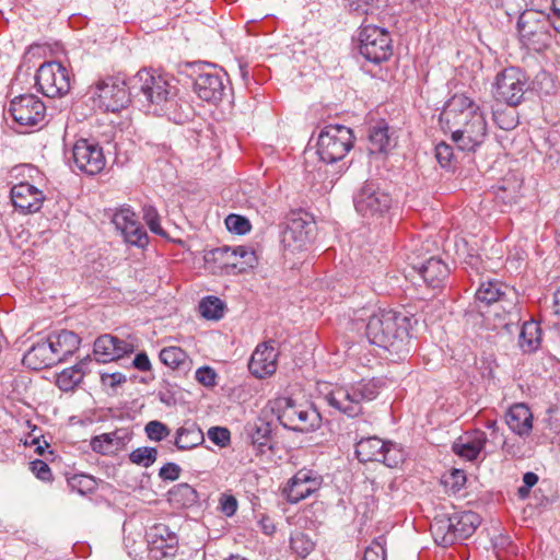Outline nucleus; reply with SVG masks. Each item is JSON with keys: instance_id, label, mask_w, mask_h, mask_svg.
<instances>
[{"instance_id": "nucleus-54", "label": "nucleus", "mask_w": 560, "mask_h": 560, "mask_svg": "<svg viewBox=\"0 0 560 560\" xmlns=\"http://www.w3.org/2000/svg\"><path fill=\"white\" fill-rule=\"evenodd\" d=\"M195 377L203 386L210 387L215 384L217 373L209 366H201L196 371Z\"/></svg>"}, {"instance_id": "nucleus-12", "label": "nucleus", "mask_w": 560, "mask_h": 560, "mask_svg": "<svg viewBox=\"0 0 560 560\" xmlns=\"http://www.w3.org/2000/svg\"><path fill=\"white\" fill-rule=\"evenodd\" d=\"M93 95L101 109L113 113L125 108L133 97L129 89V79L120 77H108L98 81Z\"/></svg>"}, {"instance_id": "nucleus-50", "label": "nucleus", "mask_w": 560, "mask_h": 560, "mask_svg": "<svg viewBox=\"0 0 560 560\" xmlns=\"http://www.w3.org/2000/svg\"><path fill=\"white\" fill-rule=\"evenodd\" d=\"M225 225L229 231L237 233V234H245L250 230V223L249 221L237 214H230L225 219Z\"/></svg>"}, {"instance_id": "nucleus-17", "label": "nucleus", "mask_w": 560, "mask_h": 560, "mask_svg": "<svg viewBox=\"0 0 560 560\" xmlns=\"http://www.w3.org/2000/svg\"><path fill=\"white\" fill-rule=\"evenodd\" d=\"M75 167L88 175L101 173L106 164L103 148L94 140L79 139L72 149Z\"/></svg>"}, {"instance_id": "nucleus-14", "label": "nucleus", "mask_w": 560, "mask_h": 560, "mask_svg": "<svg viewBox=\"0 0 560 560\" xmlns=\"http://www.w3.org/2000/svg\"><path fill=\"white\" fill-rule=\"evenodd\" d=\"M359 43L360 55L375 65L386 61L393 54L389 33L375 25H365L361 28Z\"/></svg>"}, {"instance_id": "nucleus-15", "label": "nucleus", "mask_w": 560, "mask_h": 560, "mask_svg": "<svg viewBox=\"0 0 560 560\" xmlns=\"http://www.w3.org/2000/svg\"><path fill=\"white\" fill-rule=\"evenodd\" d=\"M178 549V536L166 524L159 523L147 533L148 558L150 560H172Z\"/></svg>"}, {"instance_id": "nucleus-8", "label": "nucleus", "mask_w": 560, "mask_h": 560, "mask_svg": "<svg viewBox=\"0 0 560 560\" xmlns=\"http://www.w3.org/2000/svg\"><path fill=\"white\" fill-rule=\"evenodd\" d=\"M194 72V91L197 96L208 103L218 104L226 95L229 78L225 72L210 63L197 62L191 66Z\"/></svg>"}, {"instance_id": "nucleus-35", "label": "nucleus", "mask_w": 560, "mask_h": 560, "mask_svg": "<svg viewBox=\"0 0 560 560\" xmlns=\"http://www.w3.org/2000/svg\"><path fill=\"white\" fill-rule=\"evenodd\" d=\"M420 273L423 280L432 288H438L448 277L447 265L438 257H430L421 267Z\"/></svg>"}, {"instance_id": "nucleus-25", "label": "nucleus", "mask_w": 560, "mask_h": 560, "mask_svg": "<svg viewBox=\"0 0 560 560\" xmlns=\"http://www.w3.org/2000/svg\"><path fill=\"white\" fill-rule=\"evenodd\" d=\"M131 436L132 434L128 429H116L115 431L92 438L91 447L98 454L108 455L115 451L122 450L131 440Z\"/></svg>"}, {"instance_id": "nucleus-38", "label": "nucleus", "mask_w": 560, "mask_h": 560, "mask_svg": "<svg viewBox=\"0 0 560 560\" xmlns=\"http://www.w3.org/2000/svg\"><path fill=\"white\" fill-rule=\"evenodd\" d=\"M541 341V329L537 322L527 320L523 324L518 346L525 353H532L538 349Z\"/></svg>"}, {"instance_id": "nucleus-1", "label": "nucleus", "mask_w": 560, "mask_h": 560, "mask_svg": "<svg viewBox=\"0 0 560 560\" xmlns=\"http://www.w3.org/2000/svg\"><path fill=\"white\" fill-rule=\"evenodd\" d=\"M353 329H364L370 343L387 349L396 354L409 352L410 318L392 310H382L366 315V311L354 312Z\"/></svg>"}, {"instance_id": "nucleus-30", "label": "nucleus", "mask_w": 560, "mask_h": 560, "mask_svg": "<svg viewBox=\"0 0 560 560\" xmlns=\"http://www.w3.org/2000/svg\"><path fill=\"white\" fill-rule=\"evenodd\" d=\"M205 441L201 429L190 421H186L176 430L173 444L179 451H188L202 444Z\"/></svg>"}, {"instance_id": "nucleus-43", "label": "nucleus", "mask_w": 560, "mask_h": 560, "mask_svg": "<svg viewBox=\"0 0 560 560\" xmlns=\"http://www.w3.org/2000/svg\"><path fill=\"white\" fill-rule=\"evenodd\" d=\"M224 304L217 296H207L199 303V312L207 319H220L223 316Z\"/></svg>"}, {"instance_id": "nucleus-23", "label": "nucleus", "mask_w": 560, "mask_h": 560, "mask_svg": "<svg viewBox=\"0 0 560 560\" xmlns=\"http://www.w3.org/2000/svg\"><path fill=\"white\" fill-rule=\"evenodd\" d=\"M93 352L98 362L107 363L133 352V346L126 340L105 334L94 341Z\"/></svg>"}, {"instance_id": "nucleus-33", "label": "nucleus", "mask_w": 560, "mask_h": 560, "mask_svg": "<svg viewBox=\"0 0 560 560\" xmlns=\"http://www.w3.org/2000/svg\"><path fill=\"white\" fill-rule=\"evenodd\" d=\"M161 362L179 374H186L191 370L192 361L179 347H165L160 351Z\"/></svg>"}, {"instance_id": "nucleus-42", "label": "nucleus", "mask_w": 560, "mask_h": 560, "mask_svg": "<svg viewBox=\"0 0 560 560\" xmlns=\"http://www.w3.org/2000/svg\"><path fill=\"white\" fill-rule=\"evenodd\" d=\"M405 458L406 452L400 445L393 442H385V447H383L377 462L383 463L389 468H396L405 462Z\"/></svg>"}, {"instance_id": "nucleus-22", "label": "nucleus", "mask_w": 560, "mask_h": 560, "mask_svg": "<svg viewBox=\"0 0 560 560\" xmlns=\"http://www.w3.org/2000/svg\"><path fill=\"white\" fill-rule=\"evenodd\" d=\"M273 343L275 341L270 340L256 347L248 363V369L254 376L264 378L276 372L279 352Z\"/></svg>"}, {"instance_id": "nucleus-3", "label": "nucleus", "mask_w": 560, "mask_h": 560, "mask_svg": "<svg viewBox=\"0 0 560 560\" xmlns=\"http://www.w3.org/2000/svg\"><path fill=\"white\" fill-rule=\"evenodd\" d=\"M129 89L135 98L145 103L155 114L165 113L175 103L177 88L167 74L141 69L129 78Z\"/></svg>"}, {"instance_id": "nucleus-32", "label": "nucleus", "mask_w": 560, "mask_h": 560, "mask_svg": "<svg viewBox=\"0 0 560 560\" xmlns=\"http://www.w3.org/2000/svg\"><path fill=\"white\" fill-rule=\"evenodd\" d=\"M224 255L236 258L237 265H242L240 269H244L245 267H254L257 261L255 253L244 246H236L233 248L230 246H222L214 248L207 253L206 260H222L221 258Z\"/></svg>"}, {"instance_id": "nucleus-63", "label": "nucleus", "mask_w": 560, "mask_h": 560, "mask_svg": "<svg viewBox=\"0 0 560 560\" xmlns=\"http://www.w3.org/2000/svg\"><path fill=\"white\" fill-rule=\"evenodd\" d=\"M493 548L494 549H512L511 551H514V546L509 536L505 535H499L493 539Z\"/></svg>"}, {"instance_id": "nucleus-48", "label": "nucleus", "mask_w": 560, "mask_h": 560, "mask_svg": "<svg viewBox=\"0 0 560 560\" xmlns=\"http://www.w3.org/2000/svg\"><path fill=\"white\" fill-rule=\"evenodd\" d=\"M361 560H386L385 539L378 537L368 546Z\"/></svg>"}, {"instance_id": "nucleus-58", "label": "nucleus", "mask_w": 560, "mask_h": 560, "mask_svg": "<svg viewBox=\"0 0 560 560\" xmlns=\"http://www.w3.org/2000/svg\"><path fill=\"white\" fill-rule=\"evenodd\" d=\"M31 470L38 479L43 481H47L51 478V470L49 466L40 459L31 462Z\"/></svg>"}, {"instance_id": "nucleus-18", "label": "nucleus", "mask_w": 560, "mask_h": 560, "mask_svg": "<svg viewBox=\"0 0 560 560\" xmlns=\"http://www.w3.org/2000/svg\"><path fill=\"white\" fill-rule=\"evenodd\" d=\"M323 477L315 470L302 468L288 481L283 494L290 503H298L318 491Z\"/></svg>"}, {"instance_id": "nucleus-44", "label": "nucleus", "mask_w": 560, "mask_h": 560, "mask_svg": "<svg viewBox=\"0 0 560 560\" xmlns=\"http://www.w3.org/2000/svg\"><path fill=\"white\" fill-rule=\"evenodd\" d=\"M158 450L155 447L150 446H142L133 450L129 455L128 458L130 463L149 468L152 466L156 458H158Z\"/></svg>"}, {"instance_id": "nucleus-62", "label": "nucleus", "mask_w": 560, "mask_h": 560, "mask_svg": "<svg viewBox=\"0 0 560 560\" xmlns=\"http://www.w3.org/2000/svg\"><path fill=\"white\" fill-rule=\"evenodd\" d=\"M133 366L142 372H147L151 370V362L145 352H140L136 354L133 359Z\"/></svg>"}, {"instance_id": "nucleus-2", "label": "nucleus", "mask_w": 560, "mask_h": 560, "mask_svg": "<svg viewBox=\"0 0 560 560\" xmlns=\"http://www.w3.org/2000/svg\"><path fill=\"white\" fill-rule=\"evenodd\" d=\"M452 139L462 151H475L488 135L486 117L480 106L465 94L453 95L442 113Z\"/></svg>"}, {"instance_id": "nucleus-51", "label": "nucleus", "mask_w": 560, "mask_h": 560, "mask_svg": "<svg viewBox=\"0 0 560 560\" xmlns=\"http://www.w3.org/2000/svg\"><path fill=\"white\" fill-rule=\"evenodd\" d=\"M209 440L220 447H225L230 444L231 432L224 427H212L208 430Z\"/></svg>"}, {"instance_id": "nucleus-40", "label": "nucleus", "mask_w": 560, "mask_h": 560, "mask_svg": "<svg viewBox=\"0 0 560 560\" xmlns=\"http://www.w3.org/2000/svg\"><path fill=\"white\" fill-rule=\"evenodd\" d=\"M521 182L515 178H504L501 184L493 187L497 201L504 206L515 203L521 196Z\"/></svg>"}, {"instance_id": "nucleus-4", "label": "nucleus", "mask_w": 560, "mask_h": 560, "mask_svg": "<svg viewBox=\"0 0 560 560\" xmlns=\"http://www.w3.org/2000/svg\"><path fill=\"white\" fill-rule=\"evenodd\" d=\"M353 143L354 136L352 129L347 126L338 124L327 125L319 131L316 144V152L319 159L326 164H337L336 171L334 172L335 178H332L330 183L338 179L345 172L346 164L338 163L341 162L352 149Z\"/></svg>"}, {"instance_id": "nucleus-41", "label": "nucleus", "mask_w": 560, "mask_h": 560, "mask_svg": "<svg viewBox=\"0 0 560 560\" xmlns=\"http://www.w3.org/2000/svg\"><path fill=\"white\" fill-rule=\"evenodd\" d=\"M450 516L434 518L431 533L436 544L447 547L456 542Z\"/></svg>"}, {"instance_id": "nucleus-29", "label": "nucleus", "mask_w": 560, "mask_h": 560, "mask_svg": "<svg viewBox=\"0 0 560 560\" xmlns=\"http://www.w3.org/2000/svg\"><path fill=\"white\" fill-rule=\"evenodd\" d=\"M395 145L396 139L389 133V127L384 120L370 128L368 150L371 154L386 153Z\"/></svg>"}, {"instance_id": "nucleus-24", "label": "nucleus", "mask_w": 560, "mask_h": 560, "mask_svg": "<svg viewBox=\"0 0 560 560\" xmlns=\"http://www.w3.org/2000/svg\"><path fill=\"white\" fill-rule=\"evenodd\" d=\"M488 442L487 434L481 430L465 432L452 446L453 452L467 460H475Z\"/></svg>"}, {"instance_id": "nucleus-28", "label": "nucleus", "mask_w": 560, "mask_h": 560, "mask_svg": "<svg viewBox=\"0 0 560 560\" xmlns=\"http://www.w3.org/2000/svg\"><path fill=\"white\" fill-rule=\"evenodd\" d=\"M23 364L35 371L57 364V357L52 354L47 338L37 341L25 352L23 355Z\"/></svg>"}, {"instance_id": "nucleus-10", "label": "nucleus", "mask_w": 560, "mask_h": 560, "mask_svg": "<svg viewBox=\"0 0 560 560\" xmlns=\"http://www.w3.org/2000/svg\"><path fill=\"white\" fill-rule=\"evenodd\" d=\"M517 302L518 296L516 291L495 279L482 281L475 293V304L481 315L485 314L482 306L499 307L503 312L511 314L516 310Z\"/></svg>"}, {"instance_id": "nucleus-46", "label": "nucleus", "mask_w": 560, "mask_h": 560, "mask_svg": "<svg viewBox=\"0 0 560 560\" xmlns=\"http://www.w3.org/2000/svg\"><path fill=\"white\" fill-rule=\"evenodd\" d=\"M314 546V542L305 533L295 532L291 535L290 547L301 558H306L313 551Z\"/></svg>"}, {"instance_id": "nucleus-37", "label": "nucleus", "mask_w": 560, "mask_h": 560, "mask_svg": "<svg viewBox=\"0 0 560 560\" xmlns=\"http://www.w3.org/2000/svg\"><path fill=\"white\" fill-rule=\"evenodd\" d=\"M385 447V441L377 436H369L361 439L355 444V455L362 463L377 462Z\"/></svg>"}, {"instance_id": "nucleus-64", "label": "nucleus", "mask_w": 560, "mask_h": 560, "mask_svg": "<svg viewBox=\"0 0 560 560\" xmlns=\"http://www.w3.org/2000/svg\"><path fill=\"white\" fill-rule=\"evenodd\" d=\"M538 482V476L533 471H527L523 476L525 489H532Z\"/></svg>"}, {"instance_id": "nucleus-7", "label": "nucleus", "mask_w": 560, "mask_h": 560, "mask_svg": "<svg viewBox=\"0 0 560 560\" xmlns=\"http://www.w3.org/2000/svg\"><path fill=\"white\" fill-rule=\"evenodd\" d=\"M380 394L377 382L370 380L349 387L337 386L326 395L329 406L347 415L357 417L362 413V404L375 399Z\"/></svg>"}, {"instance_id": "nucleus-59", "label": "nucleus", "mask_w": 560, "mask_h": 560, "mask_svg": "<svg viewBox=\"0 0 560 560\" xmlns=\"http://www.w3.org/2000/svg\"><path fill=\"white\" fill-rule=\"evenodd\" d=\"M101 381L104 386L116 388L117 386L126 382V376L120 372L102 373Z\"/></svg>"}, {"instance_id": "nucleus-16", "label": "nucleus", "mask_w": 560, "mask_h": 560, "mask_svg": "<svg viewBox=\"0 0 560 560\" xmlns=\"http://www.w3.org/2000/svg\"><path fill=\"white\" fill-rule=\"evenodd\" d=\"M9 112L15 122L26 127H36L46 117L45 104L34 94L15 96L10 102Z\"/></svg>"}, {"instance_id": "nucleus-39", "label": "nucleus", "mask_w": 560, "mask_h": 560, "mask_svg": "<svg viewBox=\"0 0 560 560\" xmlns=\"http://www.w3.org/2000/svg\"><path fill=\"white\" fill-rule=\"evenodd\" d=\"M248 436L253 445L257 446L260 453L265 447L271 448V424L262 419H258L247 427Z\"/></svg>"}, {"instance_id": "nucleus-47", "label": "nucleus", "mask_w": 560, "mask_h": 560, "mask_svg": "<svg viewBox=\"0 0 560 560\" xmlns=\"http://www.w3.org/2000/svg\"><path fill=\"white\" fill-rule=\"evenodd\" d=\"M144 433L150 441L161 442L171 434V429L159 420H151L144 425Z\"/></svg>"}, {"instance_id": "nucleus-20", "label": "nucleus", "mask_w": 560, "mask_h": 560, "mask_svg": "<svg viewBox=\"0 0 560 560\" xmlns=\"http://www.w3.org/2000/svg\"><path fill=\"white\" fill-rule=\"evenodd\" d=\"M315 223L302 218H293L289 221L282 235V244L285 250L291 253L307 249L312 243Z\"/></svg>"}, {"instance_id": "nucleus-11", "label": "nucleus", "mask_w": 560, "mask_h": 560, "mask_svg": "<svg viewBox=\"0 0 560 560\" xmlns=\"http://www.w3.org/2000/svg\"><path fill=\"white\" fill-rule=\"evenodd\" d=\"M529 89L528 77L517 67H509L500 71L493 84V96L511 107L518 106Z\"/></svg>"}, {"instance_id": "nucleus-45", "label": "nucleus", "mask_w": 560, "mask_h": 560, "mask_svg": "<svg viewBox=\"0 0 560 560\" xmlns=\"http://www.w3.org/2000/svg\"><path fill=\"white\" fill-rule=\"evenodd\" d=\"M68 486L71 490L80 494L91 493L96 489V480L94 477L85 474H74L67 478Z\"/></svg>"}, {"instance_id": "nucleus-57", "label": "nucleus", "mask_w": 560, "mask_h": 560, "mask_svg": "<svg viewBox=\"0 0 560 560\" xmlns=\"http://www.w3.org/2000/svg\"><path fill=\"white\" fill-rule=\"evenodd\" d=\"M445 483L448 485L454 492H458L466 483V475L463 470L454 469L445 480Z\"/></svg>"}, {"instance_id": "nucleus-53", "label": "nucleus", "mask_w": 560, "mask_h": 560, "mask_svg": "<svg viewBox=\"0 0 560 560\" xmlns=\"http://www.w3.org/2000/svg\"><path fill=\"white\" fill-rule=\"evenodd\" d=\"M144 220L149 226V229L151 230V232L158 234V235H163L164 234V231L160 224V218H159V214L156 212V210L153 208V207H147L144 208Z\"/></svg>"}, {"instance_id": "nucleus-56", "label": "nucleus", "mask_w": 560, "mask_h": 560, "mask_svg": "<svg viewBox=\"0 0 560 560\" xmlns=\"http://www.w3.org/2000/svg\"><path fill=\"white\" fill-rule=\"evenodd\" d=\"M182 468L175 463H166L160 468L159 477L162 480L174 481L179 478Z\"/></svg>"}, {"instance_id": "nucleus-13", "label": "nucleus", "mask_w": 560, "mask_h": 560, "mask_svg": "<svg viewBox=\"0 0 560 560\" xmlns=\"http://www.w3.org/2000/svg\"><path fill=\"white\" fill-rule=\"evenodd\" d=\"M37 90L45 96L54 98L66 95L71 88L68 69L59 61H45L35 75Z\"/></svg>"}, {"instance_id": "nucleus-61", "label": "nucleus", "mask_w": 560, "mask_h": 560, "mask_svg": "<svg viewBox=\"0 0 560 560\" xmlns=\"http://www.w3.org/2000/svg\"><path fill=\"white\" fill-rule=\"evenodd\" d=\"M125 547L128 551V555L132 557L133 559H137L142 553V548L144 542L140 540L137 542L136 540L131 539L129 536L124 538Z\"/></svg>"}, {"instance_id": "nucleus-52", "label": "nucleus", "mask_w": 560, "mask_h": 560, "mask_svg": "<svg viewBox=\"0 0 560 560\" xmlns=\"http://www.w3.org/2000/svg\"><path fill=\"white\" fill-rule=\"evenodd\" d=\"M453 155H454V151H453L452 145H450L445 142H440L435 145V158L442 167L445 168L451 165Z\"/></svg>"}, {"instance_id": "nucleus-27", "label": "nucleus", "mask_w": 560, "mask_h": 560, "mask_svg": "<svg viewBox=\"0 0 560 560\" xmlns=\"http://www.w3.org/2000/svg\"><path fill=\"white\" fill-rule=\"evenodd\" d=\"M52 354L57 357V363L66 361L80 347V337L71 330H60L51 332L47 337Z\"/></svg>"}, {"instance_id": "nucleus-34", "label": "nucleus", "mask_w": 560, "mask_h": 560, "mask_svg": "<svg viewBox=\"0 0 560 560\" xmlns=\"http://www.w3.org/2000/svg\"><path fill=\"white\" fill-rule=\"evenodd\" d=\"M91 361L90 357H85L83 360H81L78 364L65 369L62 372H60L57 375L56 385L61 389L62 392H69L72 390L75 386H78L88 370V364Z\"/></svg>"}, {"instance_id": "nucleus-31", "label": "nucleus", "mask_w": 560, "mask_h": 560, "mask_svg": "<svg viewBox=\"0 0 560 560\" xmlns=\"http://www.w3.org/2000/svg\"><path fill=\"white\" fill-rule=\"evenodd\" d=\"M455 540H464L470 537L480 524L477 513L465 511L450 515Z\"/></svg>"}, {"instance_id": "nucleus-49", "label": "nucleus", "mask_w": 560, "mask_h": 560, "mask_svg": "<svg viewBox=\"0 0 560 560\" xmlns=\"http://www.w3.org/2000/svg\"><path fill=\"white\" fill-rule=\"evenodd\" d=\"M348 10L358 16L369 14L377 7V0H346Z\"/></svg>"}, {"instance_id": "nucleus-9", "label": "nucleus", "mask_w": 560, "mask_h": 560, "mask_svg": "<svg viewBox=\"0 0 560 560\" xmlns=\"http://www.w3.org/2000/svg\"><path fill=\"white\" fill-rule=\"evenodd\" d=\"M392 196L374 180H366L353 195L355 211L366 219L384 217L392 208Z\"/></svg>"}, {"instance_id": "nucleus-60", "label": "nucleus", "mask_w": 560, "mask_h": 560, "mask_svg": "<svg viewBox=\"0 0 560 560\" xmlns=\"http://www.w3.org/2000/svg\"><path fill=\"white\" fill-rule=\"evenodd\" d=\"M220 510L226 516H232L237 510V500L233 495L222 494L220 499Z\"/></svg>"}, {"instance_id": "nucleus-36", "label": "nucleus", "mask_w": 560, "mask_h": 560, "mask_svg": "<svg viewBox=\"0 0 560 560\" xmlns=\"http://www.w3.org/2000/svg\"><path fill=\"white\" fill-rule=\"evenodd\" d=\"M167 500L175 509H187L198 502L199 495L190 485L183 482L174 486L167 492Z\"/></svg>"}, {"instance_id": "nucleus-21", "label": "nucleus", "mask_w": 560, "mask_h": 560, "mask_svg": "<svg viewBox=\"0 0 560 560\" xmlns=\"http://www.w3.org/2000/svg\"><path fill=\"white\" fill-rule=\"evenodd\" d=\"M10 198L14 209L22 214L38 212L46 199L43 190L26 182L14 185Z\"/></svg>"}, {"instance_id": "nucleus-26", "label": "nucleus", "mask_w": 560, "mask_h": 560, "mask_svg": "<svg viewBox=\"0 0 560 560\" xmlns=\"http://www.w3.org/2000/svg\"><path fill=\"white\" fill-rule=\"evenodd\" d=\"M505 423L520 438L529 436L533 430V413L527 405L514 404L505 413Z\"/></svg>"}, {"instance_id": "nucleus-19", "label": "nucleus", "mask_w": 560, "mask_h": 560, "mask_svg": "<svg viewBox=\"0 0 560 560\" xmlns=\"http://www.w3.org/2000/svg\"><path fill=\"white\" fill-rule=\"evenodd\" d=\"M112 222L120 232L126 243L141 248L148 244V234L130 207L118 209L113 214Z\"/></svg>"}, {"instance_id": "nucleus-5", "label": "nucleus", "mask_w": 560, "mask_h": 560, "mask_svg": "<svg viewBox=\"0 0 560 560\" xmlns=\"http://www.w3.org/2000/svg\"><path fill=\"white\" fill-rule=\"evenodd\" d=\"M272 412L283 428L296 432H311L319 428L320 413L306 400L278 397L273 400Z\"/></svg>"}, {"instance_id": "nucleus-6", "label": "nucleus", "mask_w": 560, "mask_h": 560, "mask_svg": "<svg viewBox=\"0 0 560 560\" xmlns=\"http://www.w3.org/2000/svg\"><path fill=\"white\" fill-rule=\"evenodd\" d=\"M551 27L560 33V23L540 11L526 10L517 20L521 42L535 51H541L550 45Z\"/></svg>"}, {"instance_id": "nucleus-55", "label": "nucleus", "mask_w": 560, "mask_h": 560, "mask_svg": "<svg viewBox=\"0 0 560 560\" xmlns=\"http://www.w3.org/2000/svg\"><path fill=\"white\" fill-rule=\"evenodd\" d=\"M493 119L497 126L503 130H511L516 126L515 117L504 112H493Z\"/></svg>"}]
</instances>
